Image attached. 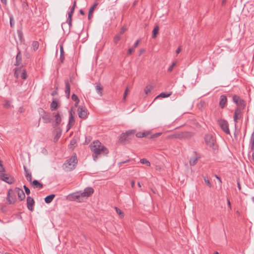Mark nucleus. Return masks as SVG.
I'll return each mask as SVG.
<instances>
[{
  "mask_svg": "<svg viewBox=\"0 0 254 254\" xmlns=\"http://www.w3.org/2000/svg\"><path fill=\"white\" fill-rule=\"evenodd\" d=\"M90 148L95 161L100 155H107L109 152L108 149L98 140L92 142L90 145Z\"/></svg>",
  "mask_w": 254,
  "mask_h": 254,
  "instance_id": "1",
  "label": "nucleus"
},
{
  "mask_svg": "<svg viewBox=\"0 0 254 254\" xmlns=\"http://www.w3.org/2000/svg\"><path fill=\"white\" fill-rule=\"evenodd\" d=\"M206 145L209 150L214 154L218 152V145L217 144L215 138L210 134H207L204 136Z\"/></svg>",
  "mask_w": 254,
  "mask_h": 254,
  "instance_id": "2",
  "label": "nucleus"
},
{
  "mask_svg": "<svg viewBox=\"0 0 254 254\" xmlns=\"http://www.w3.org/2000/svg\"><path fill=\"white\" fill-rule=\"evenodd\" d=\"M77 162V159L75 154L65 162L63 165V168L65 171H71L75 169Z\"/></svg>",
  "mask_w": 254,
  "mask_h": 254,
  "instance_id": "3",
  "label": "nucleus"
},
{
  "mask_svg": "<svg viewBox=\"0 0 254 254\" xmlns=\"http://www.w3.org/2000/svg\"><path fill=\"white\" fill-rule=\"evenodd\" d=\"M135 131L133 130H128L126 132L122 133L120 137V141L122 143H126L129 142L134 137Z\"/></svg>",
  "mask_w": 254,
  "mask_h": 254,
  "instance_id": "4",
  "label": "nucleus"
},
{
  "mask_svg": "<svg viewBox=\"0 0 254 254\" xmlns=\"http://www.w3.org/2000/svg\"><path fill=\"white\" fill-rule=\"evenodd\" d=\"M66 199L69 201L81 202L82 201L83 198L81 194V191H78L69 194L66 196Z\"/></svg>",
  "mask_w": 254,
  "mask_h": 254,
  "instance_id": "5",
  "label": "nucleus"
},
{
  "mask_svg": "<svg viewBox=\"0 0 254 254\" xmlns=\"http://www.w3.org/2000/svg\"><path fill=\"white\" fill-rule=\"evenodd\" d=\"M14 75L16 78L20 77L23 79H26L27 77L26 70L21 67H16L14 69Z\"/></svg>",
  "mask_w": 254,
  "mask_h": 254,
  "instance_id": "6",
  "label": "nucleus"
},
{
  "mask_svg": "<svg viewBox=\"0 0 254 254\" xmlns=\"http://www.w3.org/2000/svg\"><path fill=\"white\" fill-rule=\"evenodd\" d=\"M233 101L236 104L237 108L242 109H245L246 106V102L243 99H241L240 96L237 95H234L233 96Z\"/></svg>",
  "mask_w": 254,
  "mask_h": 254,
  "instance_id": "7",
  "label": "nucleus"
},
{
  "mask_svg": "<svg viewBox=\"0 0 254 254\" xmlns=\"http://www.w3.org/2000/svg\"><path fill=\"white\" fill-rule=\"evenodd\" d=\"M218 124L221 128L227 134H229L230 133V130L228 127V122L223 119H220L218 121Z\"/></svg>",
  "mask_w": 254,
  "mask_h": 254,
  "instance_id": "8",
  "label": "nucleus"
},
{
  "mask_svg": "<svg viewBox=\"0 0 254 254\" xmlns=\"http://www.w3.org/2000/svg\"><path fill=\"white\" fill-rule=\"evenodd\" d=\"M193 135V133L190 131H183L178 132L175 134V137L177 138L184 139L189 138Z\"/></svg>",
  "mask_w": 254,
  "mask_h": 254,
  "instance_id": "9",
  "label": "nucleus"
},
{
  "mask_svg": "<svg viewBox=\"0 0 254 254\" xmlns=\"http://www.w3.org/2000/svg\"><path fill=\"white\" fill-rule=\"evenodd\" d=\"M0 179L9 184H12L14 182L13 177L4 173H0Z\"/></svg>",
  "mask_w": 254,
  "mask_h": 254,
  "instance_id": "10",
  "label": "nucleus"
},
{
  "mask_svg": "<svg viewBox=\"0 0 254 254\" xmlns=\"http://www.w3.org/2000/svg\"><path fill=\"white\" fill-rule=\"evenodd\" d=\"M7 200L8 201V204H12L15 202L16 201V196L14 194L13 190L12 189H9L8 190L7 195Z\"/></svg>",
  "mask_w": 254,
  "mask_h": 254,
  "instance_id": "11",
  "label": "nucleus"
},
{
  "mask_svg": "<svg viewBox=\"0 0 254 254\" xmlns=\"http://www.w3.org/2000/svg\"><path fill=\"white\" fill-rule=\"evenodd\" d=\"M78 115L80 118L85 119L87 117V110L85 107H78Z\"/></svg>",
  "mask_w": 254,
  "mask_h": 254,
  "instance_id": "12",
  "label": "nucleus"
},
{
  "mask_svg": "<svg viewBox=\"0 0 254 254\" xmlns=\"http://www.w3.org/2000/svg\"><path fill=\"white\" fill-rule=\"evenodd\" d=\"M244 109H239L236 108L235 110L234 115V121L235 122V126H236L237 123H238V121L242 117V113Z\"/></svg>",
  "mask_w": 254,
  "mask_h": 254,
  "instance_id": "13",
  "label": "nucleus"
},
{
  "mask_svg": "<svg viewBox=\"0 0 254 254\" xmlns=\"http://www.w3.org/2000/svg\"><path fill=\"white\" fill-rule=\"evenodd\" d=\"M94 192V190L91 187L86 188L83 192L81 191V194L83 198H87L91 196Z\"/></svg>",
  "mask_w": 254,
  "mask_h": 254,
  "instance_id": "14",
  "label": "nucleus"
},
{
  "mask_svg": "<svg viewBox=\"0 0 254 254\" xmlns=\"http://www.w3.org/2000/svg\"><path fill=\"white\" fill-rule=\"evenodd\" d=\"M74 114V112L73 111L72 108L70 109L69 112V118L68 123L67 126V131H68L70 128L71 126H72L75 122L73 114Z\"/></svg>",
  "mask_w": 254,
  "mask_h": 254,
  "instance_id": "15",
  "label": "nucleus"
},
{
  "mask_svg": "<svg viewBox=\"0 0 254 254\" xmlns=\"http://www.w3.org/2000/svg\"><path fill=\"white\" fill-rule=\"evenodd\" d=\"M41 118L45 124L50 123L52 121L50 113H46L44 111H43V114L41 115V118L39 119V122L40 121Z\"/></svg>",
  "mask_w": 254,
  "mask_h": 254,
  "instance_id": "16",
  "label": "nucleus"
},
{
  "mask_svg": "<svg viewBox=\"0 0 254 254\" xmlns=\"http://www.w3.org/2000/svg\"><path fill=\"white\" fill-rule=\"evenodd\" d=\"M35 204V201L31 196L27 197V208L31 211H33V206Z\"/></svg>",
  "mask_w": 254,
  "mask_h": 254,
  "instance_id": "17",
  "label": "nucleus"
},
{
  "mask_svg": "<svg viewBox=\"0 0 254 254\" xmlns=\"http://www.w3.org/2000/svg\"><path fill=\"white\" fill-rule=\"evenodd\" d=\"M18 53L16 56V62L14 64V65L16 66H18L20 65L22 62V55L21 53V51L19 48H17Z\"/></svg>",
  "mask_w": 254,
  "mask_h": 254,
  "instance_id": "18",
  "label": "nucleus"
},
{
  "mask_svg": "<svg viewBox=\"0 0 254 254\" xmlns=\"http://www.w3.org/2000/svg\"><path fill=\"white\" fill-rule=\"evenodd\" d=\"M55 118V124L53 125L54 127H57L61 123L62 118L59 113H53Z\"/></svg>",
  "mask_w": 254,
  "mask_h": 254,
  "instance_id": "19",
  "label": "nucleus"
},
{
  "mask_svg": "<svg viewBox=\"0 0 254 254\" xmlns=\"http://www.w3.org/2000/svg\"><path fill=\"white\" fill-rule=\"evenodd\" d=\"M227 102V97L224 95H222L220 96V101H219V106L221 107V108L223 109Z\"/></svg>",
  "mask_w": 254,
  "mask_h": 254,
  "instance_id": "20",
  "label": "nucleus"
},
{
  "mask_svg": "<svg viewBox=\"0 0 254 254\" xmlns=\"http://www.w3.org/2000/svg\"><path fill=\"white\" fill-rule=\"evenodd\" d=\"M65 88V93L66 94V96L67 98H69L70 96V86L68 82V79H65L64 80Z\"/></svg>",
  "mask_w": 254,
  "mask_h": 254,
  "instance_id": "21",
  "label": "nucleus"
},
{
  "mask_svg": "<svg viewBox=\"0 0 254 254\" xmlns=\"http://www.w3.org/2000/svg\"><path fill=\"white\" fill-rule=\"evenodd\" d=\"M23 168L24 170L25 176L27 180L30 183H31L32 181V177L31 173L29 172V170L27 168V167L25 166H23Z\"/></svg>",
  "mask_w": 254,
  "mask_h": 254,
  "instance_id": "22",
  "label": "nucleus"
},
{
  "mask_svg": "<svg viewBox=\"0 0 254 254\" xmlns=\"http://www.w3.org/2000/svg\"><path fill=\"white\" fill-rule=\"evenodd\" d=\"M15 190L17 193L18 197L20 200H23L25 198V194L23 190L19 188H16Z\"/></svg>",
  "mask_w": 254,
  "mask_h": 254,
  "instance_id": "23",
  "label": "nucleus"
},
{
  "mask_svg": "<svg viewBox=\"0 0 254 254\" xmlns=\"http://www.w3.org/2000/svg\"><path fill=\"white\" fill-rule=\"evenodd\" d=\"M30 183L34 189H41L43 187V184L36 180L32 181Z\"/></svg>",
  "mask_w": 254,
  "mask_h": 254,
  "instance_id": "24",
  "label": "nucleus"
},
{
  "mask_svg": "<svg viewBox=\"0 0 254 254\" xmlns=\"http://www.w3.org/2000/svg\"><path fill=\"white\" fill-rule=\"evenodd\" d=\"M98 3H95L89 9V12H88V19L90 20L92 17H93V11L96 8V7L97 6Z\"/></svg>",
  "mask_w": 254,
  "mask_h": 254,
  "instance_id": "25",
  "label": "nucleus"
},
{
  "mask_svg": "<svg viewBox=\"0 0 254 254\" xmlns=\"http://www.w3.org/2000/svg\"><path fill=\"white\" fill-rule=\"evenodd\" d=\"M194 153L195 154V156L194 157H192L190 160V164L191 166H194L195 165L199 159V157L196 156V152L195 151L194 152Z\"/></svg>",
  "mask_w": 254,
  "mask_h": 254,
  "instance_id": "26",
  "label": "nucleus"
},
{
  "mask_svg": "<svg viewBox=\"0 0 254 254\" xmlns=\"http://www.w3.org/2000/svg\"><path fill=\"white\" fill-rule=\"evenodd\" d=\"M64 47L62 45H60V60L62 63L64 62Z\"/></svg>",
  "mask_w": 254,
  "mask_h": 254,
  "instance_id": "27",
  "label": "nucleus"
},
{
  "mask_svg": "<svg viewBox=\"0 0 254 254\" xmlns=\"http://www.w3.org/2000/svg\"><path fill=\"white\" fill-rule=\"evenodd\" d=\"M55 197V194H52L47 196L44 198L45 202L46 203H51L53 201V200L54 199Z\"/></svg>",
  "mask_w": 254,
  "mask_h": 254,
  "instance_id": "28",
  "label": "nucleus"
},
{
  "mask_svg": "<svg viewBox=\"0 0 254 254\" xmlns=\"http://www.w3.org/2000/svg\"><path fill=\"white\" fill-rule=\"evenodd\" d=\"M95 89L98 94L101 96H102L103 88L100 83H99L96 85Z\"/></svg>",
  "mask_w": 254,
  "mask_h": 254,
  "instance_id": "29",
  "label": "nucleus"
},
{
  "mask_svg": "<svg viewBox=\"0 0 254 254\" xmlns=\"http://www.w3.org/2000/svg\"><path fill=\"white\" fill-rule=\"evenodd\" d=\"M172 92H170L169 93L162 92L159 95H158L155 98V99H157V98H158L160 97L163 98H167V97L170 96L172 95Z\"/></svg>",
  "mask_w": 254,
  "mask_h": 254,
  "instance_id": "30",
  "label": "nucleus"
},
{
  "mask_svg": "<svg viewBox=\"0 0 254 254\" xmlns=\"http://www.w3.org/2000/svg\"><path fill=\"white\" fill-rule=\"evenodd\" d=\"M71 99L72 100H73L74 102H75V106L76 107H78V105L79 102V98L77 97V96L76 95H75V94H73L71 96Z\"/></svg>",
  "mask_w": 254,
  "mask_h": 254,
  "instance_id": "31",
  "label": "nucleus"
},
{
  "mask_svg": "<svg viewBox=\"0 0 254 254\" xmlns=\"http://www.w3.org/2000/svg\"><path fill=\"white\" fill-rule=\"evenodd\" d=\"M58 105L56 101L53 100L50 105V108L52 111L56 110L58 108Z\"/></svg>",
  "mask_w": 254,
  "mask_h": 254,
  "instance_id": "32",
  "label": "nucleus"
},
{
  "mask_svg": "<svg viewBox=\"0 0 254 254\" xmlns=\"http://www.w3.org/2000/svg\"><path fill=\"white\" fill-rule=\"evenodd\" d=\"M76 2L75 1H74L72 6L70 8V11H69L68 13V17H72V14L74 11L75 7L76 6Z\"/></svg>",
  "mask_w": 254,
  "mask_h": 254,
  "instance_id": "33",
  "label": "nucleus"
},
{
  "mask_svg": "<svg viewBox=\"0 0 254 254\" xmlns=\"http://www.w3.org/2000/svg\"><path fill=\"white\" fill-rule=\"evenodd\" d=\"M159 30V27L158 25H156L153 29L152 31V38H155L156 37V35L158 34Z\"/></svg>",
  "mask_w": 254,
  "mask_h": 254,
  "instance_id": "34",
  "label": "nucleus"
},
{
  "mask_svg": "<svg viewBox=\"0 0 254 254\" xmlns=\"http://www.w3.org/2000/svg\"><path fill=\"white\" fill-rule=\"evenodd\" d=\"M250 146L252 149H254V131L252 133L250 139Z\"/></svg>",
  "mask_w": 254,
  "mask_h": 254,
  "instance_id": "35",
  "label": "nucleus"
},
{
  "mask_svg": "<svg viewBox=\"0 0 254 254\" xmlns=\"http://www.w3.org/2000/svg\"><path fill=\"white\" fill-rule=\"evenodd\" d=\"M115 209L117 213H118V214L120 216L121 218H123L124 217V213L120 209H119L117 207H115Z\"/></svg>",
  "mask_w": 254,
  "mask_h": 254,
  "instance_id": "36",
  "label": "nucleus"
},
{
  "mask_svg": "<svg viewBox=\"0 0 254 254\" xmlns=\"http://www.w3.org/2000/svg\"><path fill=\"white\" fill-rule=\"evenodd\" d=\"M152 89V86L150 85H147L145 89H144V92L146 95H147L150 92L151 90Z\"/></svg>",
  "mask_w": 254,
  "mask_h": 254,
  "instance_id": "37",
  "label": "nucleus"
},
{
  "mask_svg": "<svg viewBox=\"0 0 254 254\" xmlns=\"http://www.w3.org/2000/svg\"><path fill=\"white\" fill-rule=\"evenodd\" d=\"M140 162L142 164H146L148 166H150V163L146 159L143 158L140 159Z\"/></svg>",
  "mask_w": 254,
  "mask_h": 254,
  "instance_id": "38",
  "label": "nucleus"
},
{
  "mask_svg": "<svg viewBox=\"0 0 254 254\" xmlns=\"http://www.w3.org/2000/svg\"><path fill=\"white\" fill-rule=\"evenodd\" d=\"M147 134L146 132H138L136 134V136L138 138L143 137L146 136Z\"/></svg>",
  "mask_w": 254,
  "mask_h": 254,
  "instance_id": "39",
  "label": "nucleus"
},
{
  "mask_svg": "<svg viewBox=\"0 0 254 254\" xmlns=\"http://www.w3.org/2000/svg\"><path fill=\"white\" fill-rule=\"evenodd\" d=\"M32 47L34 51L37 50L39 48V43L37 41H34L32 43Z\"/></svg>",
  "mask_w": 254,
  "mask_h": 254,
  "instance_id": "40",
  "label": "nucleus"
},
{
  "mask_svg": "<svg viewBox=\"0 0 254 254\" xmlns=\"http://www.w3.org/2000/svg\"><path fill=\"white\" fill-rule=\"evenodd\" d=\"M66 22L68 23L69 25V31H70V29L72 26V17H68L67 18ZM69 32V31H68Z\"/></svg>",
  "mask_w": 254,
  "mask_h": 254,
  "instance_id": "41",
  "label": "nucleus"
},
{
  "mask_svg": "<svg viewBox=\"0 0 254 254\" xmlns=\"http://www.w3.org/2000/svg\"><path fill=\"white\" fill-rule=\"evenodd\" d=\"M203 179H204V181L205 183L207 184V185L208 187H211V184L209 180H208V178H207L206 177H203Z\"/></svg>",
  "mask_w": 254,
  "mask_h": 254,
  "instance_id": "42",
  "label": "nucleus"
},
{
  "mask_svg": "<svg viewBox=\"0 0 254 254\" xmlns=\"http://www.w3.org/2000/svg\"><path fill=\"white\" fill-rule=\"evenodd\" d=\"M62 134V131L60 130V131L56 130V134L55 137V139H58Z\"/></svg>",
  "mask_w": 254,
  "mask_h": 254,
  "instance_id": "43",
  "label": "nucleus"
},
{
  "mask_svg": "<svg viewBox=\"0 0 254 254\" xmlns=\"http://www.w3.org/2000/svg\"><path fill=\"white\" fill-rule=\"evenodd\" d=\"M3 106L6 108H9L11 106L10 102L6 101L3 104Z\"/></svg>",
  "mask_w": 254,
  "mask_h": 254,
  "instance_id": "44",
  "label": "nucleus"
},
{
  "mask_svg": "<svg viewBox=\"0 0 254 254\" xmlns=\"http://www.w3.org/2000/svg\"><path fill=\"white\" fill-rule=\"evenodd\" d=\"M23 188L25 190V193L27 195H29L30 193V190L25 185L23 186Z\"/></svg>",
  "mask_w": 254,
  "mask_h": 254,
  "instance_id": "45",
  "label": "nucleus"
},
{
  "mask_svg": "<svg viewBox=\"0 0 254 254\" xmlns=\"http://www.w3.org/2000/svg\"><path fill=\"white\" fill-rule=\"evenodd\" d=\"M176 65V63L175 62H173L172 63V64L169 66V67L168 68V72H171L173 69V68L174 67V66Z\"/></svg>",
  "mask_w": 254,
  "mask_h": 254,
  "instance_id": "46",
  "label": "nucleus"
},
{
  "mask_svg": "<svg viewBox=\"0 0 254 254\" xmlns=\"http://www.w3.org/2000/svg\"><path fill=\"white\" fill-rule=\"evenodd\" d=\"M121 39V36L119 35H116L114 39V42L115 44H117L118 41Z\"/></svg>",
  "mask_w": 254,
  "mask_h": 254,
  "instance_id": "47",
  "label": "nucleus"
},
{
  "mask_svg": "<svg viewBox=\"0 0 254 254\" xmlns=\"http://www.w3.org/2000/svg\"><path fill=\"white\" fill-rule=\"evenodd\" d=\"M161 134H162L161 132H158V133H154L151 136V138H153L157 137L159 136H160Z\"/></svg>",
  "mask_w": 254,
  "mask_h": 254,
  "instance_id": "48",
  "label": "nucleus"
},
{
  "mask_svg": "<svg viewBox=\"0 0 254 254\" xmlns=\"http://www.w3.org/2000/svg\"><path fill=\"white\" fill-rule=\"evenodd\" d=\"M13 19V16H12V15H11L10 17V24L11 27H12L14 25V23H13V22H12Z\"/></svg>",
  "mask_w": 254,
  "mask_h": 254,
  "instance_id": "49",
  "label": "nucleus"
},
{
  "mask_svg": "<svg viewBox=\"0 0 254 254\" xmlns=\"http://www.w3.org/2000/svg\"><path fill=\"white\" fill-rule=\"evenodd\" d=\"M134 51V48H130L128 50V55H130Z\"/></svg>",
  "mask_w": 254,
  "mask_h": 254,
  "instance_id": "50",
  "label": "nucleus"
},
{
  "mask_svg": "<svg viewBox=\"0 0 254 254\" xmlns=\"http://www.w3.org/2000/svg\"><path fill=\"white\" fill-rule=\"evenodd\" d=\"M127 92H128V88H127L125 90V93H124V100L126 99V96L127 95Z\"/></svg>",
  "mask_w": 254,
  "mask_h": 254,
  "instance_id": "51",
  "label": "nucleus"
},
{
  "mask_svg": "<svg viewBox=\"0 0 254 254\" xmlns=\"http://www.w3.org/2000/svg\"><path fill=\"white\" fill-rule=\"evenodd\" d=\"M181 47L180 46V47H178V48L176 50V54L178 55V54H179L180 53V52H181Z\"/></svg>",
  "mask_w": 254,
  "mask_h": 254,
  "instance_id": "52",
  "label": "nucleus"
},
{
  "mask_svg": "<svg viewBox=\"0 0 254 254\" xmlns=\"http://www.w3.org/2000/svg\"><path fill=\"white\" fill-rule=\"evenodd\" d=\"M139 42V40H137L135 43H134V45H133V47L134 48H136V47H137L138 45V43Z\"/></svg>",
  "mask_w": 254,
  "mask_h": 254,
  "instance_id": "53",
  "label": "nucleus"
},
{
  "mask_svg": "<svg viewBox=\"0 0 254 254\" xmlns=\"http://www.w3.org/2000/svg\"><path fill=\"white\" fill-rule=\"evenodd\" d=\"M17 32H18V36H19V39H20V40H21V39H22V33H21V31H17Z\"/></svg>",
  "mask_w": 254,
  "mask_h": 254,
  "instance_id": "54",
  "label": "nucleus"
},
{
  "mask_svg": "<svg viewBox=\"0 0 254 254\" xmlns=\"http://www.w3.org/2000/svg\"><path fill=\"white\" fill-rule=\"evenodd\" d=\"M237 186H238L239 190H241V187L240 181L239 180L237 181Z\"/></svg>",
  "mask_w": 254,
  "mask_h": 254,
  "instance_id": "55",
  "label": "nucleus"
},
{
  "mask_svg": "<svg viewBox=\"0 0 254 254\" xmlns=\"http://www.w3.org/2000/svg\"><path fill=\"white\" fill-rule=\"evenodd\" d=\"M129 161H130V160H129V159H128V160H126V161H125L121 162H120V163H119V165H121V164H123L126 163H127V162H129Z\"/></svg>",
  "mask_w": 254,
  "mask_h": 254,
  "instance_id": "56",
  "label": "nucleus"
},
{
  "mask_svg": "<svg viewBox=\"0 0 254 254\" xmlns=\"http://www.w3.org/2000/svg\"><path fill=\"white\" fill-rule=\"evenodd\" d=\"M1 2L4 4V5L7 4V0H0Z\"/></svg>",
  "mask_w": 254,
  "mask_h": 254,
  "instance_id": "57",
  "label": "nucleus"
},
{
  "mask_svg": "<svg viewBox=\"0 0 254 254\" xmlns=\"http://www.w3.org/2000/svg\"><path fill=\"white\" fill-rule=\"evenodd\" d=\"M215 177L218 180L220 183H222L221 179L219 177H218L217 175H216Z\"/></svg>",
  "mask_w": 254,
  "mask_h": 254,
  "instance_id": "58",
  "label": "nucleus"
},
{
  "mask_svg": "<svg viewBox=\"0 0 254 254\" xmlns=\"http://www.w3.org/2000/svg\"><path fill=\"white\" fill-rule=\"evenodd\" d=\"M227 203H228V205L229 207L231 209V203H230V200L229 198H227Z\"/></svg>",
  "mask_w": 254,
  "mask_h": 254,
  "instance_id": "59",
  "label": "nucleus"
},
{
  "mask_svg": "<svg viewBox=\"0 0 254 254\" xmlns=\"http://www.w3.org/2000/svg\"><path fill=\"white\" fill-rule=\"evenodd\" d=\"M79 12L81 14V15H84L85 14V13L84 12V11L82 10V9H80L79 10Z\"/></svg>",
  "mask_w": 254,
  "mask_h": 254,
  "instance_id": "60",
  "label": "nucleus"
},
{
  "mask_svg": "<svg viewBox=\"0 0 254 254\" xmlns=\"http://www.w3.org/2000/svg\"><path fill=\"white\" fill-rule=\"evenodd\" d=\"M124 32H125V29L124 28H122L120 31L121 34H123L124 33Z\"/></svg>",
  "mask_w": 254,
  "mask_h": 254,
  "instance_id": "61",
  "label": "nucleus"
},
{
  "mask_svg": "<svg viewBox=\"0 0 254 254\" xmlns=\"http://www.w3.org/2000/svg\"><path fill=\"white\" fill-rule=\"evenodd\" d=\"M131 187H132V188H133V187H134V185H135V182H134V181H131Z\"/></svg>",
  "mask_w": 254,
  "mask_h": 254,
  "instance_id": "62",
  "label": "nucleus"
},
{
  "mask_svg": "<svg viewBox=\"0 0 254 254\" xmlns=\"http://www.w3.org/2000/svg\"><path fill=\"white\" fill-rule=\"evenodd\" d=\"M226 2V0H223L222 2V5H224Z\"/></svg>",
  "mask_w": 254,
  "mask_h": 254,
  "instance_id": "63",
  "label": "nucleus"
},
{
  "mask_svg": "<svg viewBox=\"0 0 254 254\" xmlns=\"http://www.w3.org/2000/svg\"><path fill=\"white\" fill-rule=\"evenodd\" d=\"M252 159L253 160H254V153L252 154Z\"/></svg>",
  "mask_w": 254,
  "mask_h": 254,
  "instance_id": "64",
  "label": "nucleus"
}]
</instances>
